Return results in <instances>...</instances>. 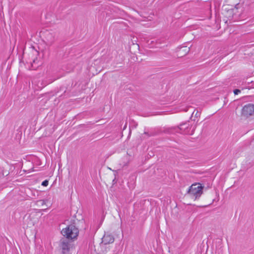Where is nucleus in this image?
Segmentation results:
<instances>
[{
	"mask_svg": "<svg viewBox=\"0 0 254 254\" xmlns=\"http://www.w3.org/2000/svg\"><path fill=\"white\" fill-rule=\"evenodd\" d=\"M36 60H37V59H34L33 60V63L31 64V65H32V67H34L33 64L36 63Z\"/></svg>",
	"mask_w": 254,
	"mask_h": 254,
	"instance_id": "obj_12",
	"label": "nucleus"
},
{
	"mask_svg": "<svg viewBox=\"0 0 254 254\" xmlns=\"http://www.w3.org/2000/svg\"><path fill=\"white\" fill-rule=\"evenodd\" d=\"M45 39L47 44L51 45L55 40V35L53 33L48 32L46 34Z\"/></svg>",
	"mask_w": 254,
	"mask_h": 254,
	"instance_id": "obj_5",
	"label": "nucleus"
},
{
	"mask_svg": "<svg viewBox=\"0 0 254 254\" xmlns=\"http://www.w3.org/2000/svg\"><path fill=\"white\" fill-rule=\"evenodd\" d=\"M47 201V200H39L36 202V204L37 205L42 206L44 209L45 210L47 209L46 207L47 206L46 205Z\"/></svg>",
	"mask_w": 254,
	"mask_h": 254,
	"instance_id": "obj_8",
	"label": "nucleus"
},
{
	"mask_svg": "<svg viewBox=\"0 0 254 254\" xmlns=\"http://www.w3.org/2000/svg\"><path fill=\"white\" fill-rule=\"evenodd\" d=\"M203 187L200 184H192L188 191V193L195 199L199 198L203 192Z\"/></svg>",
	"mask_w": 254,
	"mask_h": 254,
	"instance_id": "obj_2",
	"label": "nucleus"
},
{
	"mask_svg": "<svg viewBox=\"0 0 254 254\" xmlns=\"http://www.w3.org/2000/svg\"><path fill=\"white\" fill-rule=\"evenodd\" d=\"M254 113V105L248 104L244 106L242 110V115L248 118L252 116Z\"/></svg>",
	"mask_w": 254,
	"mask_h": 254,
	"instance_id": "obj_3",
	"label": "nucleus"
},
{
	"mask_svg": "<svg viewBox=\"0 0 254 254\" xmlns=\"http://www.w3.org/2000/svg\"><path fill=\"white\" fill-rule=\"evenodd\" d=\"M61 233L64 236L66 237L67 239H74L77 237L79 231L74 225H70L63 229Z\"/></svg>",
	"mask_w": 254,
	"mask_h": 254,
	"instance_id": "obj_1",
	"label": "nucleus"
},
{
	"mask_svg": "<svg viewBox=\"0 0 254 254\" xmlns=\"http://www.w3.org/2000/svg\"><path fill=\"white\" fill-rule=\"evenodd\" d=\"M188 127V126H187V124L185 123V124H181L179 127L181 130H182L185 128Z\"/></svg>",
	"mask_w": 254,
	"mask_h": 254,
	"instance_id": "obj_9",
	"label": "nucleus"
},
{
	"mask_svg": "<svg viewBox=\"0 0 254 254\" xmlns=\"http://www.w3.org/2000/svg\"><path fill=\"white\" fill-rule=\"evenodd\" d=\"M241 91L239 89H235L234 90V93L235 95H237L238 93H240Z\"/></svg>",
	"mask_w": 254,
	"mask_h": 254,
	"instance_id": "obj_11",
	"label": "nucleus"
},
{
	"mask_svg": "<svg viewBox=\"0 0 254 254\" xmlns=\"http://www.w3.org/2000/svg\"><path fill=\"white\" fill-rule=\"evenodd\" d=\"M33 54H35V55H38V52L37 51H33Z\"/></svg>",
	"mask_w": 254,
	"mask_h": 254,
	"instance_id": "obj_13",
	"label": "nucleus"
},
{
	"mask_svg": "<svg viewBox=\"0 0 254 254\" xmlns=\"http://www.w3.org/2000/svg\"><path fill=\"white\" fill-rule=\"evenodd\" d=\"M190 51V48L187 46L181 47L178 51V56L182 57L187 55Z\"/></svg>",
	"mask_w": 254,
	"mask_h": 254,
	"instance_id": "obj_6",
	"label": "nucleus"
},
{
	"mask_svg": "<svg viewBox=\"0 0 254 254\" xmlns=\"http://www.w3.org/2000/svg\"><path fill=\"white\" fill-rule=\"evenodd\" d=\"M61 247L62 248L63 254H65V253L68 252L69 250V247L68 242L63 241L62 242Z\"/></svg>",
	"mask_w": 254,
	"mask_h": 254,
	"instance_id": "obj_7",
	"label": "nucleus"
},
{
	"mask_svg": "<svg viewBox=\"0 0 254 254\" xmlns=\"http://www.w3.org/2000/svg\"><path fill=\"white\" fill-rule=\"evenodd\" d=\"M49 182L48 180H45L42 183V185L45 187H46L48 185Z\"/></svg>",
	"mask_w": 254,
	"mask_h": 254,
	"instance_id": "obj_10",
	"label": "nucleus"
},
{
	"mask_svg": "<svg viewBox=\"0 0 254 254\" xmlns=\"http://www.w3.org/2000/svg\"><path fill=\"white\" fill-rule=\"evenodd\" d=\"M114 241V238L110 234H105L102 238V243L107 245L112 243Z\"/></svg>",
	"mask_w": 254,
	"mask_h": 254,
	"instance_id": "obj_4",
	"label": "nucleus"
}]
</instances>
